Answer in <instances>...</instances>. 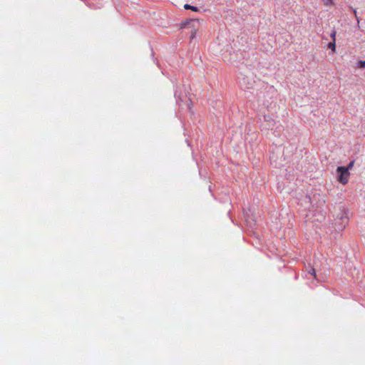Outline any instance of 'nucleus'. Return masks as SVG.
Listing matches in <instances>:
<instances>
[{
	"instance_id": "f257e3e1",
	"label": "nucleus",
	"mask_w": 365,
	"mask_h": 365,
	"mask_svg": "<svg viewBox=\"0 0 365 365\" xmlns=\"http://www.w3.org/2000/svg\"><path fill=\"white\" fill-rule=\"evenodd\" d=\"M181 27H183V28L188 27V28L192 29L190 38L192 39L195 37L196 33L199 29L200 23L197 20L190 19V20L186 21L185 22H183L182 24Z\"/></svg>"
},
{
	"instance_id": "f03ea898",
	"label": "nucleus",
	"mask_w": 365,
	"mask_h": 365,
	"mask_svg": "<svg viewBox=\"0 0 365 365\" xmlns=\"http://www.w3.org/2000/svg\"><path fill=\"white\" fill-rule=\"evenodd\" d=\"M338 173L337 180L342 185H346L349 182L350 173L344 166H339L336 169Z\"/></svg>"
},
{
	"instance_id": "7ed1b4c3",
	"label": "nucleus",
	"mask_w": 365,
	"mask_h": 365,
	"mask_svg": "<svg viewBox=\"0 0 365 365\" xmlns=\"http://www.w3.org/2000/svg\"><path fill=\"white\" fill-rule=\"evenodd\" d=\"M328 48L331 50L333 53L336 52V41H331L328 43Z\"/></svg>"
},
{
	"instance_id": "20e7f679",
	"label": "nucleus",
	"mask_w": 365,
	"mask_h": 365,
	"mask_svg": "<svg viewBox=\"0 0 365 365\" xmlns=\"http://www.w3.org/2000/svg\"><path fill=\"white\" fill-rule=\"evenodd\" d=\"M183 7L185 9H191L193 11H198L197 7L194 6H191V5L187 4H184Z\"/></svg>"
},
{
	"instance_id": "39448f33",
	"label": "nucleus",
	"mask_w": 365,
	"mask_h": 365,
	"mask_svg": "<svg viewBox=\"0 0 365 365\" xmlns=\"http://www.w3.org/2000/svg\"><path fill=\"white\" fill-rule=\"evenodd\" d=\"M336 31L335 29H333L331 34H330V36L331 38V41H336Z\"/></svg>"
},
{
	"instance_id": "423d86ee",
	"label": "nucleus",
	"mask_w": 365,
	"mask_h": 365,
	"mask_svg": "<svg viewBox=\"0 0 365 365\" xmlns=\"http://www.w3.org/2000/svg\"><path fill=\"white\" fill-rule=\"evenodd\" d=\"M354 165V161L351 160L345 168L347 169V171L349 172V170H351Z\"/></svg>"
},
{
	"instance_id": "0eeeda50",
	"label": "nucleus",
	"mask_w": 365,
	"mask_h": 365,
	"mask_svg": "<svg viewBox=\"0 0 365 365\" xmlns=\"http://www.w3.org/2000/svg\"><path fill=\"white\" fill-rule=\"evenodd\" d=\"M359 68H364L365 67V61H360L358 63Z\"/></svg>"
},
{
	"instance_id": "6e6552de",
	"label": "nucleus",
	"mask_w": 365,
	"mask_h": 365,
	"mask_svg": "<svg viewBox=\"0 0 365 365\" xmlns=\"http://www.w3.org/2000/svg\"><path fill=\"white\" fill-rule=\"evenodd\" d=\"M309 274L313 275L314 277H316V272H315V269L314 267H312L310 269V270L309 271Z\"/></svg>"
},
{
	"instance_id": "1a4fd4ad",
	"label": "nucleus",
	"mask_w": 365,
	"mask_h": 365,
	"mask_svg": "<svg viewBox=\"0 0 365 365\" xmlns=\"http://www.w3.org/2000/svg\"><path fill=\"white\" fill-rule=\"evenodd\" d=\"M264 120L267 122H270L272 120V118L269 115H264Z\"/></svg>"
},
{
	"instance_id": "9d476101",
	"label": "nucleus",
	"mask_w": 365,
	"mask_h": 365,
	"mask_svg": "<svg viewBox=\"0 0 365 365\" xmlns=\"http://www.w3.org/2000/svg\"><path fill=\"white\" fill-rule=\"evenodd\" d=\"M354 14H355V16H356V11H354ZM356 17L357 22H358V23H359V20L358 17H357V16H356Z\"/></svg>"
}]
</instances>
